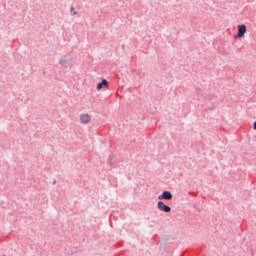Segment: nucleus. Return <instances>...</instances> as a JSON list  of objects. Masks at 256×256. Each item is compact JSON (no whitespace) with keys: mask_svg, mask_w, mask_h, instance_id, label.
<instances>
[{"mask_svg":"<svg viewBox=\"0 0 256 256\" xmlns=\"http://www.w3.org/2000/svg\"><path fill=\"white\" fill-rule=\"evenodd\" d=\"M245 33H247V26L244 24L238 25V33L235 36V39H243V37H245Z\"/></svg>","mask_w":256,"mask_h":256,"instance_id":"1","label":"nucleus"},{"mask_svg":"<svg viewBox=\"0 0 256 256\" xmlns=\"http://www.w3.org/2000/svg\"><path fill=\"white\" fill-rule=\"evenodd\" d=\"M80 122L82 125H87V123H91V115L87 113H83L80 115Z\"/></svg>","mask_w":256,"mask_h":256,"instance_id":"2","label":"nucleus"},{"mask_svg":"<svg viewBox=\"0 0 256 256\" xmlns=\"http://www.w3.org/2000/svg\"><path fill=\"white\" fill-rule=\"evenodd\" d=\"M158 209L164 213H171V207L165 205L162 201L158 202Z\"/></svg>","mask_w":256,"mask_h":256,"instance_id":"3","label":"nucleus"},{"mask_svg":"<svg viewBox=\"0 0 256 256\" xmlns=\"http://www.w3.org/2000/svg\"><path fill=\"white\" fill-rule=\"evenodd\" d=\"M158 199H166V201H171V199H173V194H171L169 191H164L162 195L158 196Z\"/></svg>","mask_w":256,"mask_h":256,"instance_id":"4","label":"nucleus"},{"mask_svg":"<svg viewBox=\"0 0 256 256\" xmlns=\"http://www.w3.org/2000/svg\"><path fill=\"white\" fill-rule=\"evenodd\" d=\"M103 87H105L106 89L109 87V82H107L106 79H103V80L101 81V83H99V84L97 85L98 91H101V89H102Z\"/></svg>","mask_w":256,"mask_h":256,"instance_id":"5","label":"nucleus"},{"mask_svg":"<svg viewBox=\"0 0 256 256\" xmlns=\"http://www.w3.org/2000/svg\"><path fill=\"white\" fill-rule=\"evenodd\" d=\"M254 129L256 130V121L254 122Z\"/></svg>","mask_w":256,"mask_h":256,"instance_id":"6","label":"nucleus"},{"mask_svg":"<svg viewBox=\"0 0 256 256\" xmlns=\"http://www.w3.org/2000/svg\"><path fill=\"white\" fill-rule=\"evenodd\" d=\"M60 63H61V65H63L64 62H63V61H60Z\"/></svg>","mask_w":256,"mask_h":256,"instance_id":"7","label":"nucleus"},{"mask_svg":"<svg viewBox=\"0 0 256 256\" xmlns=\"http://www.w3.org/2000/svg\"><path fill=\"white\" fill-rule=\"evenodd\" d=\"M74 15H77V12H74Z\"/></svg>","mask_w":256,"mask_h":256,"instance_id":"8","label":"nucleus"}]
</instances>
